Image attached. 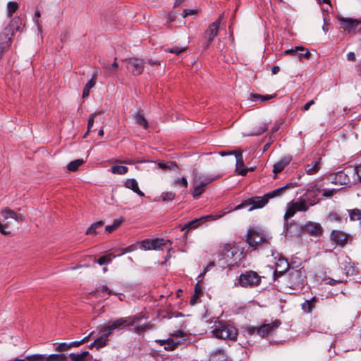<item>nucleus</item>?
Segmentation results:
<instances>
[{"instance_id":"obj_1","label":"nucleus","mask_w":361,"mask_h":361,"mask_svg":"<svg viewBox=\"0 0 361 361\" xmlns=\"http://www.w3.org/2000/svg\"><path fill=\"white\" fill-rule=\"evenodd\" d=\"M282 322L280 319H276L271 323H267L264 320L260 325L255 326H245L242 328V332L245 336L258 335L262 338H266L269 335H273L276 330L281 325Z\"/></svg>"},{"instance_id":"obj_2","label":"nucleus","mask_w":361,"mask_h":361,"mask_svg":"<svg viewBox=\"0 0 361 361\" xmlns=\"http://www.w3.org/2000/svg\"><path fill=\"white\" fill-rule=\"evenodd\" d=\"M212 333L217 338L236 341L238 330L230 322L221 320L216 323L215 328L212 331Z\"/></svg>"},{"instance_id":"obj_3","label":"nucleus","mask_w":361,"mask_h":361,"mask_svg":"<svg viewBox=\"0 0 361 361\" xmlns=\"http://www.w3.org/2000/svg\"><path fill=\"white\" fill-rule=\"evenodd\" d=\"M306 279V271L304 267L295 269L292 267L287 275V286L292 290H301L305 286Z\"/></svg>"},{"instance_id":"obj_4","label":"nucleus","mask_w":361,"mask_h":361,"mask_svg":"<svg viewBox=\"0 0 361 361\" xmlns=\"http://www.w3.org/2000/svg\"><path fill=\"white\" fill-rule=\"evenodd\" d=\"M224 19V13H221L218 18L208 25L203 33L204 41L202 42V48L207 49L212 44L215 38L219 35L222 21Z\"/></svg>"},{"instance_id":"obj_5","label":"nucleus","mask_w":361,"mask_h":361,"mask_svg":"<svg viewBox=\"0 0 361 361\" xmlns=\"http://www.w3.org/2000/svg\"><path fill=\"white\" fill-rule=\"evenodd\" d=\"M222 257L228 261L230 267H239L240 262L245 257V254L240 251L238 247L232 246L231 244H226L221 252Z\"/></svg>"},{"instance_id":"obj_6","label":"nucleus","mask_w":361,"mask_h":361,"mask_svg":"<svg viewBox=\"0 0 361 361\" xmlns=\"http://www.w3.org/2000/svg\"><path fill=\"white\" fill-rule=\"evenodd\" d=\"M261 283V276L255 271L249 270L242 273L234 283L235 286L254 288Z\"/></svg>"},{"instance_id":"obj_7","label":"nucleus","mask_w":361,"mask_h":361,"mask_svg":"<svg viewBox=\"0 0 361 361\" xmlns=\"http://www.w3.org/2000/svg\"><path fill=\"white\" fill-rule=\"evenodd\" d=\"M329 238L333 245L341 248H344L347 245H351L354 240L353 235L338 229H334L331 231L329 235Z\"/></svg>"},{"instance_id":"obj_8","label":"nucleus","mask_w":361,"mask_h":361,"mask_svg":"<svg viewBox=\"0 0 361 361\" xmlns=\"http://www.w3.org/2000/svg\"><path fill=\"white\" fill-rule=\"evenodd\" d=\"M336 18L339 22L338 28L350 35H355L357 28L361 24V20L357 18H345L339 15Z\"/></svg>"},{"instance_id":"obj_9","label":"nucleus","mask_w":361,"mask_h":361,"mask_svg":"<svg viewBox=\"0 0 361 361\" xmlns=\"http://www.w3.org/2000/svg\"><path fill=\"white\" fill-rule=\"evenodd\" d=\"M283 234L286 239L292 240L300 238L302 235V226L292 220L284 222Z\"/></svg>"},{"instance_id":"obj_10","label":"nucleus","mask_w":361,"mask_h":361,"mask_svg":"<svg viewBox=\"0 0 361 361\" xmlns=\"http://www.w3.org/2000/svg\"><path fill=\"white\" fill-rule=\"evenodd\" d=\"M141 247L145 250H163L162 247L166 245H172L173 243L171 240L164 238H155L149 239L146 238L140 242Z\"/></svg>"},{"instance_id":"obj_11","label":"nucleus","mask_w":361,"mask_h":361,"mask_svg":"<svg viewBox=\"0 0 361 361\" xmlns=\"http://www.w3.org/2000/svg\"><path fill=\"white\" fill-rule=\"evenodd\" d=\"M250 247L257 249V247L267 241L264 235H260L258 229L255 228H249L245 239Z\"/></svg>"},{"instance_id":"obj_12","label":"nucleus","mask_w":361,"mask_h":361,"mask_svg":"<svg viewBox=\"0 0 361 361\" xmlns=\"http://www.w3.org/2000/svg\"><path fill=\"white\" fill-rule=\"evenodd\" d=\"M224 214L225 213H224L222 214H219V215H211L210 214V215H206V216H201L200 218H198V219H195L189 221L188 224H185L183 226L180 225V231H184L186 228H188V229L197 228L202 224L207 222L208 220H209V221L216 220V219L221 218V216H223L224 215Z\"/></svg>"},{"instance_id":"obj_13","label":"nucleus","mask_w":361,"mask_h":361,"mask_svg":"<svg viewBox=\"0 0 361 361\" xmlns=\"http://www.w3.org/2000/svg\"><path fill=\"white\" fill-rule=\"evenodd\" d=\"M127 61V68L135 76L141 75L144 71V61L143 59L130 57Z\"/></svg>"},{"instance_id":"obj_14","label":"nucleus","mask_w":361,"mask_h":361,"mask_svg":"<svg viewBox=\"0 0 361 361\" xmlns=\"http://www.w3.org/2000/svg\"><path fill=\"white\" fill-rule=\"evenodd\" d=\"M323 232V228L319 223L308 221L302 225V234L307 233L312 236H320Z\"/></svg>"},{"instance_id":"obj_15","label":"nucleus","mask_w":361,"mask_h":361,"mask_svg":"<svg viewBox=\"0 0 361 361\" xmlns=\"http://www.w3.org/2000/svg\"><path fill=\"white\" fill-rule=\"evenodd\" d=\"M326 183L324 181V180H322L318 184H314L312 185L309 186L306 192L304 195L306 197V199L307 200V202L311 206H313L315 202V197L312 196L310 197V193H314L316 195L322 191V188H324ZM319 201L317 202L318 203Z\"/></svg>"},{"instance_id":"obj_16","label":"nucleus","mask_w":361,"mask_h":361,"mask_svg":"<svg viewBox=\"0 0 361 361\" xmlns=\"http://www.w3.org/2000/svg\"><path fill=\"white\" fill-rule=\"evenodd\" d=\"M300 184L297 181H293V179L290 182L287 183L284 186L279 188L271 192H267L265 194V197H267L268 200L271 198L280 196L288 189L293 188L299 186Z\"/></svg>"},{"instance_id":"obj_17","label":"nucleus","mask_w":361,"mask_h":361,"mask_svg":"<svg viewBox=\"0 0 361 361\" xmlns=\"http://www.w3.org/2000/svg\"><path fill=\"white\" fill-rule=\"evenodd\" d=\"M234 156L236 158L235 173L242 176H245L247 173V169L244 164L243 152L241 151H235Z\"/></svg>"},{"instance_id":"obj_18","label":"nucleus","mask_w":361,"mask_h":361,"mask_svg":"<svg viewBox=\"0 0 361 361\" xmlns=\"http://www.w3.org/2000/svg\"><path fill=\"white\" fill-rule=\"evenodd\" d=\"M293 158L291 156H286L273 166V173L275 174L274 178L276 179L277 174L284 170V169L291 162Z\"/></svg>"},{"instance_id":"obj_19","label":"nucleus","mask_w":361,"mask_h":361,"mask_svg":"<svg viewBox=\"0 0 361 361\" xmlns=\"http://www.w3.org/2000/svg\"><path fill=\"white\" fill-rule=\"evenodd\" d=\"M12 37L11 30L4 29V32L0 34V49H8L11 45Z\"/></svg>"},{"instance_id":"obj_20","label":"nucleus","mask_w":361,"mask_h":361,"mask_svg":"<svg viewBox=\"0 0 361 361\" xmlns=\"http://www.w3.org/2000/svg\"><path fill=\"white\" fill-rule=\"evenodd\" d=\"M343 270L346 276H355L359 273L358 268L349 257L343 262Z\"/></svg>"},{"instance_id":"obj_21","label":"nucleus","mask_w":361,"mask_h":361,"mask_svg":"<svg viewBox=\"0 0 361 361\" xmlns=\"http://www.w3.org/2000/svg\"><path fill=\"white\" fill-rule=\"evenodd\" d=\"M112 328L115 330L124 329L130 327L127 317H120L115 320H109L108 322Z\"/></svg>"},{"instance_id":"obj_22","label":"nucleus","mask_w":361,"mask_h":361,"mask_svg":"<svg viewBox=\"0 0 361 361\" xmlns=\"http://www.w3.org/2000/svg\"><path fill=\"white\" fill-rule=\"evenodd\" d=\"M322 158L319 157L317 160L314 161L312 164H308L305 166V170L308 175L316 174L321 169Z\"/></svg>"},{"instance_id":"obj_23","label":"nucleus","mask_w":361,"mask_h":361,"mask_svg":"<svg viewBox=\"0 0 361 361\" xmlns=\"http://www.w3.org/2000/svg\"><path fill=\"white\" fill-rule=\"evenodd\" d=\"M294 264L293 262H291L290 263L288 262V259L280 255V257L278 259L277 262L276 263V268H278V269L281 270L283 272L288 271L289 272V269L292 268V265Z\"/></svg>"},{"instance_id":"obj_24","label":"nucleus","mask_w":361,"mask_h":361,"mask_svg":"<svg viewBox=\"0 0 361 361\" xmlns=\"http://www.w3.org/2000/svg\"><path fill=\"white\" fill-rule=\"evenodd\" d=\"M350 171V169L345 168L343 170L336 173L339 185H348L350 183V178L348 175Z\"/></svg>"},{"instance_id":"obj_25","label":"nucleus","mask_w":361,"mask_h":361,"mask_svg":"<svg viewBox=\"0 0 361 361\" xmlns=\"http://www.w3.org/2000/svg\"><path fill=\"white\" fill-rule=\"evenodd\" d=\"M252 200L251 204L252 207L249 209V211H251L255 209H259L265 206L269 200L267 197H265V195L262 197L256 196L255 197L250 198Z\"/></svg>"},{"instance_id":"obj_26","label":"nucleus","mask_w":361,"mask_h":361,"mask_svg":"<svg viewBox=\"0 0 361 361\" xmlns=\"http://www.w3.org/2000/svg\"><path fill=\"white\" fill-rule=\"evenodd\" d=\"M319 302V298L316 296L311 298L310 300H306L302 304V310L306 313L312 312V310L316 307V303Z\"/></svg>"},{"instance_id":"obj_27","label":"nucleus","mask_w":361,"mask_h":361,"mask_svg":"<svg viewBox=\"0 0 361 361\" xmlns=\"http://www.w3.org/2000/svg\"><path fill=\"white\" fill-rule=\"evenodd\" d=\"M22 25V19L18 16H16L12 18L8 25V27H6L5 29L10 30L11 35L13 36L14 31H19Z\"/></svg>"},{"instance_id":"obj_28","label":"nucleus","mask_w":361,"mask_h":361,"mask_svg":"<svg viewBox=\"0 0 361 361\" xmlns=\"http://www.w3.org/2000/svg\"><path fill=\"white\" fill-rule=\"evenodd\" d=\"M218 178H219V176L209 177V176H195L194 177L193 184H196L197 183H200L206 188L207 185L212 183L213 181L217 180Z\"/></svg>"},{"instance_id":"obj_29","label":"nucleus","mask_w":361,"mask_h":361,"mask_svg":"<svg viewBox=\"0 0 361 361\" xmlns=\"http://www.w3.org/2000/svg\"><path fill=\"white\" fill-rule=\"evenodd\" d=\"M276 97H277L276 93H274L273 94H265V95L259 94L258 93H251L249 99L252 102H256V101L266 102L269 99L276 98Z\"/></svg>"},{"instance_id":"obj_30","label":"nucleus","mask_w":361,"mask_h":361,"mask_svg":"<svg viewBox=\"0 0 361 361\" xmlns=\"http://www.w3.org/2000/svg\"><path fill=\"white\" fill-rule=\"evenodd\" d=\"M135 119L136 123L140 126H142L145 129H147L149 128V123L147 120L144 116L143 111L140 109L136 114L135 115Z\"/></svg>"},{"instance_id":"obj_31","label":"nucleus","mask_w":361,"mask_h":361,"mask_svg":"<svg viewBox=\"0 0 361 361\" xmlns=\"http://www.w3.org/2000/svg\"><path fill=\"white\" fill-rule=\"evenodd\" d=\"M104 226V222L102 221H99L95 223H93L86 231V235H97L99 233V229L102 228Z\"/></svg>"},{"instance_id":"obj_32","label":"nucleus","mask_w":361,"mask_h":361,"mask_svg":"<svg viewBox=\"0 0 361 361\" xmlns=\"http://www.w3.org/2000/svg\"><path fill=\"white\" fill-rule=\"evenodd\" d=\"M209 361H228L224 350H218L211 354Z\"/></svg>"},{"instance_id":"obj_33","label":"nucleus","mask_w":361,"mask_h":361,"mask_svg":"<svg viewBox=\"0 0 361 361\" xmlns=\"http://www.w3.org/2000/svg\"><path fill=\"white\" fill-rule=\"evenodd\" d=\"M96 84V75H93L92 78L85 84V87L82 90V98L88 97L90 95V90Z\"/></svg>"},{"instance_id":"obj_34","label":"nucleus","mask_w":361,"mask_h":361,"mask_svg":"<svg viewBox=\"0 0 361 361\" xmlns=\"http://www.w3.org/2000/svg\"><path fill=\"white\" fill-rule=\"evenodd\" d=\"M268 124L267 123H262L259 127H255L253 128L252 132L247 134L248 136H258L264 133L268 130Z\"/></svg>"},{"instance_id":"obj_35","label":"nucleus","mask_w":361,"mask_h":361,"mask_svg":"<svg viewBox=\"0 0 361 361\" xmlns=\"http://www.w3.org/2000/svg\"><path fill=\"white\" fill-rule=\"evenodd\" d=\"M205 192V187L199 183L197 185L194 184V189L191 194L194 199H198Z\"/></svg>"},{"instance_id":"obj_36","label":"nucleus","mask_w":361,"mask_h":361,"mask_svg":"<svg viewBox=\"0 0 361 361\" xmlns=\"http://www.w3.org/2000/svg\"><path fill=\"white\" fill-rule=\"evenodd\" d=\"M114 331V329L108 322L106 324H104L100 326L99 333H102L101 335L102 337L105 338H108V337Z\"/></svg>"},{"instance_id":"obj_37","label":"nucleus","mask_w":361,"mask_h":361,"mask_svg":"<svg viewBox=\"0 0 361 361\" xmlns=\"http://www.w3.org/2000/svg\"><path fill=\"white\" fill-rule=\"evenodd\" d=\"M1 214L5 219L12 218L18 221L21 219V217L18 214H17L13 210L8 207L2 210Z\"/></svg>"},{"instance_id":"obj_38","label":"nucleus","mask_w":361,"mask_h":361,"mask_svg":"<svg viewBox=\"0 0 361 361\" xmlns=\"http://www.w3.org/2000/svg\"><path fill=\"white\" fill-rule=\"evenodd\" d=\"M348 211L350 221H361V209L355 208L348 209Z\"/></svg>"},{"instance_id":"obj_39","label":"nucleus","mask_w":361,"mask_h":361,"mask_svg":"<svg viewBox=\"0 0 361 361\" xmlns=\"http://www.w3.org/2000/svg\"><path fill=\"white\" fill-rule=\"evenodd\" d=\"M85 163V161L82 159H75L71 161L67 165V169L69 171H76L78 168Z\"/></svg>"},{"instance_id":"obj_40","label":"nucleus","mask_w":361,"mask_h":361,"mask_svg":"<svg viewBox=\"0 0 361 361\" xmlns=\"http://www.w3.org/2000/svg\"><path fill=\"white\" fill-rule=\"evenodd\" d=\"M305 49V47L303 46H296L295 48H291L284 51L282 54L283 55H290L293 56H296L298 58L299 51H303Z\"/></svg>"},{"instance_id":"obj_41","label":"nucleus","mask_w":361,"mask_h":361,"mask_svg":"<svg viewBox=\"0 0 361 361\" xmlns=\"http://www.w3.org/2000/svg\"><path fill=\"white\" fill-rule=\"evenodd\" d=\"M47 361H68V355L65 353L47 355Z\"/></svg>"},{"instance_id":"obj_42","label":"nucleus","mask_w":361,"mask_h":361,"mask_svg":"<svg viewBox=\"0 0 361 361\" xmlns=\"http://www.w3.org/2000/svg\"><path fill=\"white\" fill-rule=\"evenodd\" d=\"M158 166L159 169L163 170H172L175 168H178L176 162L173 161H169L166 163L164 161H159L158 163Z\"/></svg>"},{"instance_id":"obj_43","label":"nucleus","mask_w":361,"mask_h":361,"mask_svg":"<svg viewBox=\"0 0 361 361\" xmlns=\"http://www.w3.org/2000/svg\"><path fill=\"white\" fill-rule=\"evenodd\" d=\"M18 4L16 1H9L7 4V16L11 18L13 13L18 9Z\"/></svg>"},{"instance_id":"obj_44","label":"nucleus","mask_w":361,"mask_h":361,"mask_svg":"<svg viewBox=\"0 0 361 361\" xmlns=\"http://www.w3.org/2000/svg\"><path fill=\"white\" fill-rule=\"evenodd\" d=\"M166 345L164 346V350L167 351H172L176 350L178 345L180 344L179 341H175L173 338H167Z\"/></svg>"},{"instance_id":"obj_45","label":"nucleus","mask_w":361,"mask_h":361,"mask_svg":"<svg viewBox=\"0 0 361 361\" xmlns=\"http://www.w3.org/2000/svg\"><path fill=\"white\" fill-rule=\"evenodd\" d=\"M96 349L99 350L102 348L106 346L109 344V339L102 337V336L97 338L94 341Z\"/></svg>"},{"instance_id":"obj_46","label":"nucleus","mask_w":361,"mask_h":361,"mask_svg":"<svg viewBox=\"0 0 361 361\" xmlns=\"http://www.w3.org/2000/svg\"><path fill=\"white\" fill-rule=\"evenodd\" d=\"M100 292H102V293H106L109 295H116V293H114L113 290H110L107 286L106 285H104L102 286V288L101 290H99V289H95L94 290L92 291V293H90L91 295H94V296H96L97 297L98 296V294L100 293Z\"/></svg>"},{"instance_id":"obj_47","label":"nucleus","mask_w":361,"mask_h":361,"mask_svg":"<svg viewBox=\"0 0 361 361\" xmlns=\"http://www.w3.org/2000/svg\"><path fill=\"white\" fill-rule=\"evenodd\" d=\"M324 284L330 286H336L339 283H347V280L334 279L331 277H327L323 279Z\"/></svg>"},{"instance_id":"obj_48","label":"nucleus","mask_w":361,"mask_h":361,"mask_svg":"<svg viewBox=\"0 0 361 361\" xmlns=\"http://www.w3.org/2000/svg\"><path fill=\"white\" fill-rule=\"evenodd\" d=\"M128 169L125 166L115 165L111 167V172L116 174H125L128 172Z\"/></svg>"},{"instance_id":"obj_49","label":"nucleus","mask_w":361,"mask_h":361,"mask_svg":"<svg viewBox=\"0 0 361 361\" xmlns=\"http://www.w3.org/2000/svg\"><path fill=\"white\" fill-rule=\"evenodd\" d=\"M342 188L340 189H336V188H331V189H326L324 188H322V197L325 198H329L333 197L338 191L341 190Z\"/></svg>"},{"instance_id":"obj_50","label":"nucleus","mask_w":361,"mask_h":361,"mask_svg":"<svg viewBox=\"0 0 361 361\" xmlns=\"http://www.w3.org/2000/svg\"><path fill=\"white\" fill-rule=\"evenodd\" d=\"M217 264L219 267H221L222 269H224L226 268H228V270H231L233 267H230L229 263L228 261H226L224 257H222L221 254L219 255V259L217 260Z\"/></svg>"},{"instance_id":"obj_51","label":"nucleus","mask_w":361,"mask_h":361,"mask_svg":"<svg viewBox=\"0 0 361 361\" xmlns=\"http://www.w3.org/2000/svg\"><path fill=\"white\" fill-rule=\"evenodd\" d=\"M293 204L295 205V210H297V212H305L309 209L308 206L307 205L306 202L304 200L293 202Z\"/></svg>"},{"instance_id":"obj_52","label":"nucleus","mask_w":361,"mask_h":361,"mask_svg":"<svg viewBox=\"0 0 361 361\" xmlns=\"http://www.w3.org/2000/svg\"><path fill=\"white\" fill-rule=\"evenodd\" d=\"M297 210H295V207L293 204L292 206L288 207L285 214H284V221H288V219L293 216L296 213Z\"/></svg>"},{"instance_id":"obj_53","label":"nucleus","mask_w":361,"mask_h":361,"mask_svg":"<svg viewBox=\"0 0 361 361\" xmlns=\"http://www.w3.org/2000/svg\"><path fill=\"white\" fill-rule=\"evenodd\" d=\"M144 317L142 313H139L133 316L128 317V325L133 326L137 322L142 319Z\"/></svg>"},{"instance_id":"obj_54","label":"nucleus","mask_w":361,"mask_h":361,"mask_svg":"<svg viewBox=\"0 0 361 361\" xmlns=\"http://www.w3.org/2000/svg\"><path fill=\"white\" fill-rule=\"evenodd\" d=\"M125 186L127 188L132 190L133 192L136 190V188L138 187V183L136 179L135 178H129L127 179L125 183Z\"/></svg>"},{"instance_id":"obj_55","label":"nucleus","mask_w":361,"mask_h":361,"mask_svg":"<svg viewBox=\"0 0 361 361\" xmlns=\"http://www.w3.org/2000/svg\"><path fill=\"white\" fill-rule=\"evenodd\" d=\"M328 220L330 221H334V222H341L342 221V217L341 216L335 212H330L327 217Z\"/></svg>"},{"instance_id":"obj_56","label":"nucleus","mask_w":361,"mask_h":361,"mask_svg":"<svg viewBox=\"0 0 361 361\" xmlns=\"http://www.w3.org/2000/svg\"><path fill=\"white\" fill-rule=\"evenodd\" d=\"M176 194L173 192H164L161 195V198L164 202L172 201L174 200Z\"/></svg>"},{"instance_id":"obj_57","label":"nucleus","mask_w":361,"mask_h":361,"mask_svg":"<svg viewBox=\"0 0 361 361\" xmlns=\"http://www.w3.org/2000/svg\"><path fill=\"white\" fill-rule=\"evenodd\" d=\"M186 50V48L180 47L178 46H175L172 48H169L166 49V52L175 54L176 55H179L180 54L184 52Z\"/></svg>"},{"instance_id":"obj_58","label":"nucleus","mask_w":361,"mask_h":361,"mask_svg":"<svg viewBox=\"0 0 361 361\" xmlns=\"http://www.w3.org/2000/svg\"><path fill=\"white\" fill-rule=\"evenodd\" d=\"M310 51L305 47L303 51H299L298 59H300V61H302L303 59H310Z\"/></svg>"},{"instance_id":"obj_59","label":"nucleus","mask_w":361,"mask_h":361,"mask_svg":"<svg viewBox=\"0 0 361 361\" xmlns=\"http://www.w3.org/2000/svg\"><path fill=\"white\" fill-rule=\"evenodd\" d=\"M111 259L109 257V256L102 255V256L99 257V259H97V263L99 265H104V264H109V262H111Z\"/></svg>"},{"instance_id":"obj_60","label":"nucleus","mask_w":361,"mask_h":361,"mask_svg":"<svg viewBox=\"0 0 361 361\" xmlns=\"http://www.w3.org/2000/svg\"><path fill=\"white\" fill-rule=\"evenodd\" d=\"M149 329H150V325H149V324H142V325H137V326H136L135 328V331L137 334H141L143 332H145L146 330Z\"/></svg>"},{"instance_id":"obj_61","label":"nucleus","mask_w":361,"mask_h":361,"mask_svg":"<svg viewBox=\"0 0 361 361\" xmlns=\"http://www.w3.org/2000/svg\"><path fill=\"white\" fill-rule=\"evenodd\" d=\"M69 345L67 343H61L57 345V346L55 348V350L58 352H63L69 350Z\"/></svg>"},{"instance_id":"obj_62","label":"nucleus","mask_w":361,"mask_h":361,"mask_svg":"<svg viewBox=\"0 0 361 361\" xmlns=\"http://www.w3.org/2000/svg\"><path fill=\"white\" fill-rule=\"evenodd\" d=\"M8 225L7 224H3L0 222V233L5 235H9L11 234V231L8 230Z\"/></svg>"},{"instance_id":"obj_63","label":"nucleus","mask_w":361,"mask_h":361,"mask_svg":"<svg viewBox=\"0 0 361 361\" xmlns=\"http://www.w3.org/2000/svg\"><path fill=\"white\" fill-rule=\"evenodd\" d=\"M70 358L71 361H83L80 354L71 353L68 355V358Z\"/></svg>"},{"instance_id":"obj_64","label":"nucleus","mask_w":361,"mask_h":361,"mask_svg":"<svg viewBox=\"0 0 361 361\" xmlns=\"http://www.w3.org/2000/svg\"><path fill=\"white\" fill-rule=\"evenodd\" d=\"M354 173L357 176V181L361 184V164L354 167Z\"/></svg>"}]
</instances>
